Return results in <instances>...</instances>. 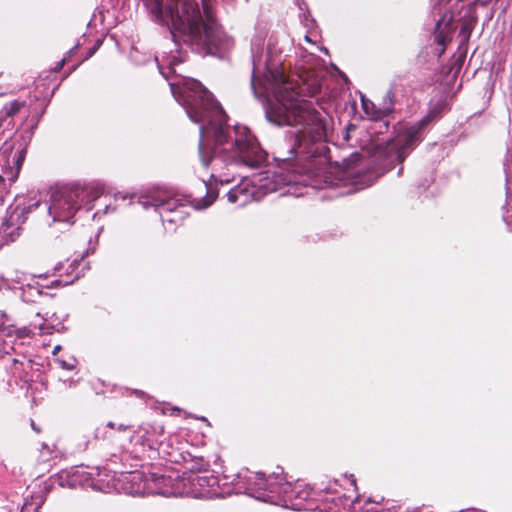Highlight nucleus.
<instances>
[{"label":"nucleus","instance_id":"1","mask_svg":"<svg viewBox=\"0 0 512 512\" xmlns=\"http://www.w3.org/2000/svg\"><path fill=\"white\" fill-rule=\"evenodd\" d=\"M169 85L192 122L208 120L200 127L199 150L203 165L211 169V180L227 184L242 167H256L265 160V152L247 127L223 125L226 115L222 107L201 83L182 78Z\"/></svg>","mask_w":512,"mask_h":512},{"label":"nucleus","instance_id":"2","mask_svg":"<svg viewBox=\"0 0 512 512\" xmlns=\"http://www.w3.org/2000/svg\"><path fill=\"white\" fill-rule=\"evenodd\" d=\"M253 79L252 88L256 97H267L272 94L274 104L266 109L267 119L278 126L288 125L301 127L295 136L291 153L304 146L305 152L310 153L308 141L315 143L326 136L327 117L315 109L311 101L300 98L297 87L287 78L280 65L281 51L276 49L271 41V59L264 58L263 40L257 38L252 42Z\"/></svg>","mask_w":512,"mask_h":512},{"label":"nucleus","instance_id":"3","mask_svg":"<svg viewBox=\"0 0 512 512\" xmlns=\"http://www.w3.org/2000/svg\"><path fill=\"white\" fill-rule=\"evenodd\" d=\"M151 12L155 21L169 27L176 42L182 39L208 54L221 56L234 45V40L214 20L210 8L203 5V15L195 0H169L165 9L154 0Z\"/></svg>","mask_w":512,"mask_h":512},{"label":"nucleus","instance_id":"4","mask_svg":"<svg viewBox=\"0 0 512 512\" xmlns=\"http://www.w3.org/2000/svg\"><path fill=\"white\" fill-rule=\"evenodd\" d=\"M88 192L82 187H62L51 193L48 212L53 222L72 223V219L87 198Z\"/></svg>","mask_w":512,"mask_h":512},{"label":"nucleus","instance_id":"5","mask_svg":"<svg viewBox=\"0 0 512 512\" xmlns=\"http://www.w3.org/2000/svg\"><path fill=\"white\" fill-rule=\"evenodd\" d=\"M139 204L144 209L151 207L159 210L163 223L177 224L182 222L186 215V206L177 204L171 193L162 189H153L142 194L138 198Z\"/></svg>","mask_w":512,"mask_h":512},{"label":"nucleus","instance_id":"6","mask_svg":"<svg viewBox=\"0 0 512 512\" xmlns=\"http://www.w3.org/2000/svg\"><path fill=\"white\" fill-rule=\"evenodd\" d=\"M245 484V493L251 495L257 500L277 504L279 495H277V484L270 485V481L279 482L278 476H271L268 479L262 473L244 471L239 475Z\"/></svg>","mask_w":512,"mask_h":512},{"label":"nucleus","instance_id":"7","mask_svg":"<svg viewBox=\"0 0 512 512\" xmlns=\"http://www.w3.org/2000/svg\"><path fill=\"white\" fill-rule=\"evenodd\" d=\"M274 484H277V495H279L276 505L302 510L306 508L305 502L312 497V488L303 481L283 482L280 477L279 482L270 481L271 486Z\"/></svg>","mask_w":512,"mask_h":512},{"label":"nucleus","instance_id":"8","mask_svg":"<svg viewBox=\"0 0 512 512\" xmlns=\"http://www.w3.org/2000/svg\"><path fill=\"white\" fill-rule=\"evenodd\" d=\"M259 199L268 193L279 190L282 186L295 182L293 174H283L280 171H261L252 177Z\"/></svg>","mask_w":512,"mask_h":512},{"label":"nucleus","instance_id":"9","mask_svg":"<svg viewBox=\"0 0 512 512\" xmlns=\"http://www.w3.org/2000/svg\"><path fill=\"white\" fill-rule=\"evenodd\" d=\"M20 157L13 152H0V203L5 201L11 184L18 177Z\"/></svg>","mask_w":512,"mask_h":512},{"label":"nucleus","instance_id":"10","mask_svg":"<svg viewBox=\"0 0 512 512\" xmlns=\"http://www.w3.org/2000/svg\"><path fill=\"white\" fill-rule=\"evenodd\" d=\"M422 123L405 127L399 131L392 144V150H395L397 159L402 162L407 154L418 142V133Z\"/></svg>","mask_w":512,"mask_h":512},{"label":"nucleus","instance_id":"11","mask_svg":"<svg viewBox=\"0 0 512 512\" xmlns=\"http://www.w3.org/2000/svg\"><path fill=\"white\" fill-rule=\"evenodd\" d=\"M227 199L239 207L253 200H260L251 177H243L240 183L227 193Z\"/></svg>","mask_w":512,"mask_h":512},{"label":"nucleus","instance_id":"12","mask_svg":"<svg viewBox=\"0 0 512 512\" xmlns=\"http://www.w3.org/2000/svg\"><path fill=\"white\" fill-rule=\"evenodd\" d=\"M192 484V488L190 490H184L179 492V494L191 495L193 497H208L217 495L216 490L213 488L216 484V478L211 476H195L191 480H189Z\"/></svg>","mask_w":512,"mask_h":512},{"label":"nucleus","instance_id":"13","mask_svg":"<svg viewBox=\"0 0 512 512\" xmlns=\"http://www.w3.org/2000/svg\"><path fill=\"white\" fill-rule=\"evenodd\" d=\"M55 314L44 318L39 313L30 322V328H23L18 330L19 337L28 336L31 332H37L39 335H47L53 333L54 330H59L54 319Z\"/></svg>","mask_w":512,"mask_h":512},{"label":"nucleus","instance_id":"14","mask_svg":"<svg viewBox=\"0 0 512 512\" xmlns=\"http://www.w3.org/2000/svg\"><path fill=\"white\" fill-rule=\"evenodd\" d=\"M38 206V203H35L31 206H21L20 204H17L13 209L12 211L10 212V215L8 217V219L6 220V225L7 227H13V226H17V225H20L21 223H23L26 219V213L29 212V210L32 208V207H37Z\"/></svg>","mask_w":512,"mask_h":512},{"label":"nucleus","instance_id":"15","mask_svg":"<svg viewBox=\"0 0 512 512\" xmlns=\"http://www.w3.org/2000/svg\"><path fill=\"white\" fill-rule=\"evenodd\" d=\"M23 106L24 102H21L19 100H13L5 104L0 111V117H2L3 119V124L5 123L7 118L13 117L15 114H17Z\"/></svg>","mask_w":512,"mask_h":512},{"label":"nucleus","instance_id":"16","mask_svg":"<svg viewBox=\"0 0 512 512\" xmlns=\"http://www.w3.org/2000/svg\"><path fill=\"white\" fill-rule=\"evenodd\" d=\"M186 464V469L191 472L206 471L208 468V463L202 457L191 458L189 462L186 461Z\"/></svg>","mask_w":512,"mask_h":512},{"label":"nucleus","instance_id":"17","mask_svg":"<svg viewBox=\"0 0 512 512\" xmlns=\"http://www.w3.org/2000/svg\"><path fill=\"white\" fill-rule=\"evenodd\" d=\"M135 494H162V495H170L176 494L175 492H169L167 490H157L151 487L150 481L146 480L142 489L137 488L132 491Z\"/></svg>","mask_w":512,"mask_h":512},{"label":"nucleus","instance_id":"18","mask_svg":"<svg viewBox=\"0 0 512 512\" xmlns=\"http://www.w3.org/2000/svg\"><path fill=\"white\" fill-rule=\"evenodd\" d=\"M217 195L214 192L208 191L205 198L194 200V206L196 209H204L210 206L216 199Z\"/></svg>","mask_w":512,"mask_h":512},{"label":"nucleus","instance_id":"19","mask_svg":"<svg viewBox=\"0 0 512 512\" xmlns=\"http://www.w3.org/2000/svg\"><path fill=\"white\" fill-rule=\"evenodd\" d=\"M156 61H159L158 60V57H156ZM178 60H176V58H173L172 60H167V61H164L162 60V62H158V68L160 70V73L165 77L167 78V74L164 72V66L167 65V68L169 70H172L173 69V66L177 63Z\"/></svg>","mask_w":512,"mask_h":512},{"label":"nucleus","instance_id":"20","mask_svg":"<svg viewBox=\"0 0 512 512\" xmlns=\"http://www.w3.org/2000/svg\"><path fill=\"white\" fill-rule=\"evenodd\" d=\"M364 510H365V512H379L381 510L380 503L379 502L372 503L368 500L365 503Z\"/></svg>","mask_w":512,"mask_h":512},{"label":"nucleus","instance_id":"21","mask_svg":"<svg viewBox=\"0 0 512 512\" xmlns=\"http://www.w3.org/2000/svg\"><path fill=\"white\" fill-rule=\"evenodd\" d=\"M126 478H129V481L135 483L142 480V476L140 473H129L128 476H126Z\"/></svg>","mask_w":512,"mask_h":512},{"label":"nucleus","instance_id":"22","mask_svg":"<svg viewBox=\"0 0 512 512\" xmlns=\"http://www.w3.org/2000/svg\"><path fill=\"white\" fill-rule=\"evenodd\" d=\"M67 61V57H64L61 61H59L57 63V65L54 67V71L55 72H58L62 69V67L64 66L65 62Z\"/></svg>","mask_w":512,"mask_h":512},{"label":"nucleus","instance_id":"23","mask_svg":"<svg viewBox=\"0 0 512 512\" xmlns=\"http://www.w3.org/2000/svg\"><path fill=\"white\" fill-rule=\"evenodd\" d=\"M74 281V278H71V279H67V280H55V282L58 284V285H62V286H65V285H68L70 283H72Z\"/></svg>","mask_w":512,"mask_h":512},{"label":"nucleus","instance_id":"24","mask_svg":"<svg viewBox=\"0 0 512 512\" xmlns=\"http://www.w3.org/2000/svg\"><path fill=\"white\" fill-rule=\"evenodd\" d=\"M115 199H116V200L121 199V200H123V201H124V200L126 199V195L121 194V193H118V194H116V195H115Z\"/></svg>","mask_w":512,"mask_h":512},{"label":"nucleus","instance_id":"25","mask_svg":"<svg viewBox=\"0 0 512 512\" xmlns=\"http://www.w3.org/2000/svg\"><path fill=\"white\" fill-rule=\"evenodd\" d=\"M344 480H345L348 484H350L351 486H353V485H354V480H353V479L345 477V479H344Z\"/></svg>","mask_w":512,"mask_h":512},{"label":"nucleus","instance_id":"26","mask_svg":"<svg viewBox=\"0 0 512 512\" xmlns=\"http://www.w3.org/2000/svg\"><path fill=\"white\" fill-rule=\"evenodd\" d=\"M329 490H331L333 493L339 494V492L337 491V489H336L335 487H332V484H330V486H329Z\"/></svg>","mask_w":512,"mask_h":512},{"label":"nucleus","instance_id":"27","mask_svg":"<svg viewBox=\"0 0 512 512\" xmlns=\"http://www.w3.org/2000/svg\"><path fill=\"white\" fill-rule=\"evenodd\" d=\"M59 350H60V346L59 345L55 346L53 349V354H56Z\"/></svg>","mask_w":512,"mask_h":512},{"label":"nucleus","instance_id":"28","mask_svg":"<svg viewBox=\"0 0 512 512\" xmlns=\"http://www.w3.org/2000/svg\"><path fill=\"white\" fill-rule=\"evenodd\" d=\"M31 426H32L33 430H35L36 432H39V429L37 428V426H35L33 421L31 422Z\"/></svg>","mask_w":512,"mask_h":512},{"label":"nucleus","instance_id":"29","mask_svg":"<svg viewBox=\"0 0 512 512\" xmlns=\"http://www.w3.org/2000/svg\"><path fill=\"white\" fill-rule=\"evenodd\" d=\"M118 429H119V430H124V429H126V426H124V425H122V424H121V425H119Z\"/></svg>","mask_w":512,"mask_h":512},{"label":"nucleus","instance_id":"30","mask_svg":"<svg viewBox=\"0 0 512 512\" xmlns=\"http://www.w3.org/2000/svg\"><path fill=\"white\" fill-rule=\"evenodd\" d=\"M362 104H363L364 109L367 110V104L364 100H362Z\"/></svg>","mask_w":512,"mask_h":512},{"label":"nucleus","instance_id":"31","mask_svg":"<svg viewBox=\"0 0 512 512\" xmlns=\"http://www.w3.org/2000/svg\"><path fill=\"white\" fill-rule=\"evenodd\" d=\"M3 126H4V124H3V119H2V117H0V129H1Z\"/></svg>","mask_w":512,"mask_h":512},{"label":"nucleus","instance_id":"32","mask_svg":"<svg viewBox=\"0 0 512 512\" xmlns=\"http://www.w3.org/2000/svg\"><path fill=\"white\" fill-rule=\"evenodd\" d=\"M436 39H437L438 43H441V42H442V39L440 38V36H439V35H437V36H436Z\"/></svg>","mask_w":512,"mask_h":512},{"label":"nucleus","instance_id":"33","mask_svg":"<svg viewBox=\"0 0 512 512\" xmlns=\"http://www.w3.org/2000/svg\"><path fill=\"white\" fill-rule=\"evenodd\" d=\"M107 425H108L109 427H111V428H114V423H113V422H108V424H107Z\"/></svg>","mask_w":512,"mask_h":512},{"label":"nucleus","instance_id":"34","mask_svg":"<svg viewBox=\"0 0 512 512\" xmlns=\"http://www.w3.org/2000/svg\"><path fill=\"white\" fill-rule=\"evenodd\" d=\"M81 484H82L83 486H85V485H86L85 483H81ZM88 485H89V486H91L92 488H95V487H96L93 483L88 484Z\"/></svg>","mask_w":512,"mask_h":512},{"label":"nucleus","instance_id":"35","mask_svg":"<svg viewBox=\"0 0 512 512\" xmlns=\"http://www.w3.org/2000/svg\"><path fill=\"white\" fill-rule=\"evenodd\" d=\"M62 365H63V367H65L66 369H71V368H72V367H68V366H66V363H64V362H62Z\"/></svg>","mask_w":512,"mask_h":512},{"label":"nucleus","instance_id":"36","mask_svg":"<svg viewBox=\"0 0 512 512\" xmlns=\"http://www.w3.org/2000/svg\"><path fill=\"white\" fill-rule=\"evenodd\" d=\"M440 25H441V23H440V21H438L436 24V28L438 29L440 27Z\"/></svg>","mask_w":512,"mask_h":512},{"label":"nucleus","instance_id":"37","mask_svg":"<svg viewBox=\"0 0 512 512\" xmlns=\"http://www.w3.org/2000/svg\"><path fill=\"white\" fill-rule=\"evenodd\" d=\"M76 49H77V46H74L73 49H70L69 53L73 52V50H76Z\"/></svg>","mask_w":512,"mask_h":512},{"label":"nucleus","instance_id":"38","mask_svg":"<svg viewBox=\"0 0 512 512\" xmlns=\"http://www.w3.org/2000/svg\"><path fill=\"white\" fill-rule=\"evenodd\" d=\"M76 49H77V46H74L73 49H70L69 53L73 52V50H76Z\"/></svg>","mask_w":512,"mask_h":512},{"label":"nucleus","instance_id":"39","mask_svg":"<svg viewBox=\"0 0 512 512\" xmlns=\"http://www.w3.org/2000/svg\"><path fill=\"white\" fill-rule=\"evenodd\" d=\"M76 49H77V46H74L73 49H70L69 53L73 52V50H76Z\"/></svg>","mask_w":512,"mask_h":512},{"label":"nucleus","instance_id":"40","mask_svg":"<svg viewBox=\"0 0 512 512\" xmlns=\"http://www.w3.org/2000/svg\"><path fill=\"white\" fill-rule=\"evenodd\" d=\"M338 484L337 480H334L333 485L336 486Z\"/></svg>","mask_w":512,"mask_h":512},{"label":"nucleus","instance_id":"41","mask_svg":"<svg viewBox=\"0 0 512 512\" xmlns=\"http://www.w3.org/2000/svg\"><path fill=\"white\" fill-rule=\"evenodd\" d=\"M321 50H323L325 53L328 52L326 48H321Z\"/></svg>","mask_w":512,"mask_h":512}]
</instances>
